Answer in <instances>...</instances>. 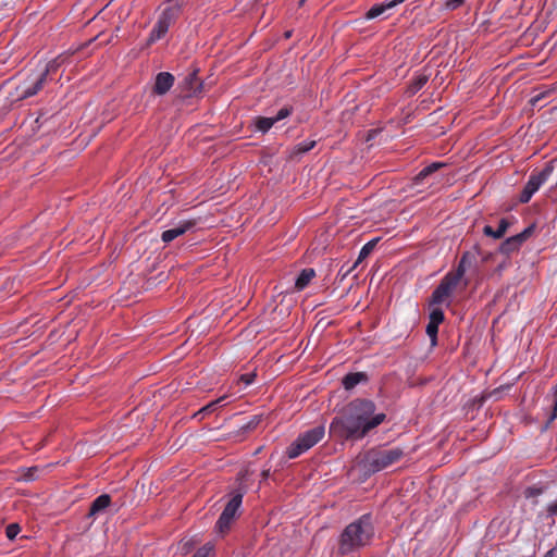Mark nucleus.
<instances>
[{"mask_svg": "<svg viewBox=\"0 0 557 557\" xmlns=\"http://www.w3.org/2000/svg\"><path fill=\"white\" fill-rule=\"evenodd\" d=\"M385 420V413L375 412L371 400L355 399L332 420L330 434L339 440H362Z\"/></svg>", "mask_w": 557, "mask_h": 557, "instance_id": "f257e3e1", "label": "nucleus"}, {"mask_svg": "<svg viewBox=\"0 0 557 557\" xmlns=\"http://www.w3.org/2000/svg\"><path fill=\"white\" fill-rule=\"evenodd\" d=\"M374 536V528L370 515H363L349 523L339 537V553L350 554L367 546Z\"/></svg>", "mask_w": 557, "mask_h": 557, "instance_id": "f03ea898", "label": "nucleus"}, {"mask_svg": "<svg viewBox=\"0 0 557 557\" xmlns=\"http://www.w3.org/2000/svg\"><path fill=\"white\" fill-rule=\"evenodd\" d=\"M403 456L404 451L398 447L370 450L363 459L364 468L369 472L375 473L396 463Z\"/></svg>", "mask_w": 557, "mask_h": 557, "instance_id": "7ed1b4c3", "label": "nucleus"}, {"mask_svg": "<svg viewBox=\"0 0 557 557\" xmlns=\"http://www.w3.org/2000/svg\"><path fill=\"white\" fill-rule=\"evenodd\" d=\"M324 434L325 429L323 425L314 426L301 433L287 448L288 458L294 459L306 453L318 444L323 438Z\"/></svg>", "mask_w": 557, "mask_h": 557, "instance_id": "20e7f679", "label": "nucleus"}, {"mask_svg": "<svg viewBox=\"0 0 557 557\" xmlns=\"http://www.w3.org/2000/svg\"><path fill=\"white\" fill-rule=\"evenodd\" d=\"M181 11V5L177 1H170L163 9L159 18L153 26L148 37V44H153L160 40L169 30L171 24L176 20Z\"/></svg>", "mask_w": 557, "mask_h": 557, "instance_id": "39448f33", "label": "nucleus"}, {"mask_svg": "<svg viewBox=\"0 0 557 557\" xmlns=\"http://www.w3.org/2000/svg\"><path fill=\"white\" fill-rule=\"evenodd\" d=\"M553 162L548 163L541 172L532 174L529 177L523 190L520 195V201L527 203L532 196L540 189V187L548 180L554 171Z\"/></svg>", "mask_w": 557, "mask_h": 557, "instance_id": "423d86ee", "label": "nucleus"}, {"mask_svg": "<svg viewBox=\"0 0 557 557\" xmlns=\"http://www.w3.org/2000/svg\"><path fill=\"white\" fill-rule=\"evenodd\" d=\"M46 82V74L41 73L27 77L17 87L20 99H26L37 95L44 88Z\"/></svg>", "mask_w": 557, "mask_h": 557, "instance_id": "0eeeda50", "label": "nucleus"}, {"mask_svg": "<svg viewBox=\"0 0 557 557\" xmlns=\"http://www.w3.org/2000/svg\"><path fill=\"white\" fill-rule=\"evenodd\" d=\"M243 500L242 494L234 495L231 500L226 504L224 510L222 511L216 527L220 532H224L230 528L232 520L235 518L236 512L238 511Z\"/></svg>", "mask_w": 557, "mask_h": 557, "instance_id": "6e6552de", "label": "nucleus"}, {"mask_svg": "<svg viewBox=\"0 0 557 557\" xmlns=\"http://www.w3.org/2000/svg\"><path fill=\"white\" fill-rule=\"evenodd\" d=\"M459 283L453 277L446 274L441 281L440 285L435 288L432 294V305H442L448 302V298L455 290Z\"/></svg>", "mask_w": 557, "mask_h": 557, "instance_id": "1a4fd4ad", "label": "nucleus"}, {"mask_svg": "<svg viewBox=\"0 0 557 557\" xmlns=\"http://www.w3.org/2000/svg\"><path fill=\"white\" fill-rule=\"evenodd\" d=\"M292 113V109L288 108V107H284L282 109L278 110V112L276 113L275 116H271V117H263V116H259V117H256L255 119V127L257 131L261 132V133H267L268 131H270V128L277 122L288 117Z\"/></svg>", "mask_w": 557, "mask_h": 557, "instance_id": "9d476101", "label": "nucleus"}, {"mask_svg": "<svg viewBox=\"0 0 557 557\" xmlns=\"http://www.w3.org/2000/svg\"><path fill=\"white\" fill-rule=\"evenodd\" d=\"M405 0H391L388 2H383L379 4H374L364 15L366 20H373L376 17H388L387 12L397 5L401 4Z\"/></svg>", "mask_w": 557, "mask_h": 557, "instance_id": "9b49d317", "label": "nucleus"}, {"mask_svg": "<svg viewBox=\"0 0 557 557\" xmlns=\"http://www.w3.org/2000/svg\"><path fill=\"white\" fill-rule=\"evenodd\" d=\"M174 76L169 72H160L156 76L153 92L157 95H165L174 84Z\"/></svg>", "mask_w": 557, "mask_h": 557, "instance_id": "f8f14e48", "label": "nucleus"}, {"mask_svg": "<svg viewBox=\"0 0 557 557\" xmlns=\"http://www.w3.org/2000/svg\"><path fill=\"white\" fill-rule=\"evenodd\" d=\"M194 226V223L191 221H182L174 227L166 230L162 233V240L164 243H170L176 237L185 234L188 230H190Z\"/></svg>", "mask_w": 557, "mask_h": 557, "instance_id": "ddd939ff", "label": "nucleus"}, {"mask_svg": "<svg viewBox=\"0 0 557 557\" xmlns=\"http://www.w3.org/2000/svg\"><path fill=\"white\" fill-rule=\"evenodd\" d=\"M111 498L107 494L98 496L91 504L89 509V516H97L109 507Z\"/></svg>", "mask_w": 557, "mask_h": 557, "instance_id": "4468645a", "label": "nucleus"}, {"mask_svg": "<svg viewBox=\"0 0 557 557\" xmlns=\"http://www.w3.org/2000/svg\"><path fill=\"white\" fill-rule=\"evenodd\" d=\"M471 265V257L470 255L467 252L465 253L460 261H459V264L457 267V270L455 272H448L447 274L449 276H453L458 283L461 281L462 276L465 275L467 269Z\"/></svg>", "mask_w": 557, "mask_h": 557, "instance_id": "2eb2a0df", "label": "nucleus"}, {"mask_svg": "<svg viewBox=\"0 0 557 557\" xmlns=\"http://www.w3.org/2000/svg\"><path fill=\"white\" fill-rule=\"evenodd\" d=\"M508 227H509V222L506 219H502L499 221L497 230H494L492 226L486 225L483 228V233L486 236H491L493 238L498 239V238H502L505 235V233L508 230Z\"/></svg>", "mask_w": 557, "mask_h": 557, "instance_id": "dca6fc26", "label": "nucleus"}, {"mask_svg": "<svg viewBox=\"0 0 557 557\" xmlns=\"http://www.w3.org/2000/svg\"><path fill=\"white\" fill-rule=\"evenodd\" d=\"M315 144L317 141L313 139H307L297 144L290 150L289 158L295 159L302 156L304 153L310 151L315 146Z\"/></svg>", "mask_w": 557, "mask_h": 557, "instance_id": "f3484780", "label": "nucleus"}, {"mask_svg": "<svg viewBox=\"0 0 557 557\" xmlns=\"http://www.w3.org/2000/svg\"><path fill=\"white\" fill-rule=\"evenodd\" d=\"M314 276L315 272L313 269H304L295 281V288L297 290L305 289Z\"/></svg>", "mask_w": 557, "mask_h": 557, "instance_id": "a211bd4d", "label": "nucleus"}, {"mask_svg": "<svg viewBox=\"0 0 557 557\" xmlns=\"http://www.w3.org/2000/svg\"><path fill=\"white\" fill-rule=\"evenodd\" d=\"M366 379L367 376L362 372L349 373L343 379V385L346 389H352Z\"/></svg>", "mask_w": 557, "mask_h": 557, "instance_id": "6ab92c4d", "label": "nucleus"}, {"mask_svg": "<svg viewBox=\"0 0 557 557\" xmlns=\"http://www.w3.org/2000/svg\"><path fill=\"white\" fill-rule=\"evenodd\" d=\"M445 164L442 163V162H434L428 166H425L424 169H422L419 174L416 176V182L417 183H420L422 182L425 177H428L429 175H431L432 173H434L435 171H437L438 169L443 168Z\"/></svg>", "mask_w": 557, "mask_h": 557, "instance_id": "aec40b11", "label": "nucleus"}, {"mask_svg": "<svg viewBox=\"0 0 557 557\" xmlns=\"http://www.w3.org/2000/svg\"><path fill=\"white\" fill-rule=\"evenodd\" d=\"M522 244L519 243V240L516 238V236H511L507 238L502 245H500V251L503 253L509 255L516 250L519 249V247Z\"/></svg>", "mask_w": 557, "mask_h": 557, "instance_id": "412c9836", "label": "nucleus"}, {"mask_svg": "<svg viewBox=\"0 0 557 557\" xmlns=\"http://www.w3.org/2000/svg\"><path fill=\"white\" fill-rule=\"evenodd\" d=\"M377 238H374L370 242H368L361 249H360V252H359V256H358V259L357 261L355 262V267L361 262L363 259H366L374 249V247L376 246L377 244Z\"/></svg>", "mask_w": 557, "mask_h": 557, "instance_id": "4be33fe9", "label": "nucleus"}, {"mask_svg": "<svg viewBox=\"0 0 557 557\" xmlns=\"http://www.w3.org/2000/svg\"><path fill=\"white\" fill-rule=\"evenodd\" d=\"M64 60L65 57L63 55L57 57L55 59L48 62L45 70L40 73L46 74L47 77L50 73H54L63 64Z\"/></svg>", "mask_w": 557, "mask_h": 557, "instance_id": "5701e85b", "label": "nucleus"}, {"mask_svg": "<svg viewBox=\"0 0 557 557\" xmlns=\"http://www.w3.org/2000/svg\"><path fill=\"white\" fill-rule=\"evenodd\" d=\"M186 84L189 85L188 96H193V95H195L198 91V89L200 88L201 84L197 81L196 72L190 73L186 77Z\"/></svg>", "mask_w": 557, "mask_h": 557, "instance_id": "b1692460", "label": "nucleus"}, {"mask_svg": "<svg viewBox=\"0 0 557 557\" xmlns=\"http://www.w3.org/2000/svg\"><path fill=\"white\" fill-rule=\"evenodd\" d=\"M437 332H438V324L432 323L429 321L426 325V334L431 339V344L434 346L436 345V338H437Z\"/></svg>", "mask_w": 557, "mask_h": 557, "instance_id": "393cba45", "label": "nucleus"}, {"mask_svg": "<svg viewBox=\"0 0 557 557\" xmlns=\"http://www.w3.org/2000/svg\"><path fill=\"white\" fill-rule=\"evenodd\" d=\"M224 399H225V397L223 396V397H220V398H219V399H216V400H213V401L209 403L207 406H205L203 408H201V409L196 413V416H201V417H202L203 414H206V413H208V412H211V411L215 410L216 406H218L219 404H221Z\"/></svg>", "mask_w": 557, "mask_h": 557, "instance_id": "a878e982", "label": "nucleus"}, {"mask_svg": "<svg viewBox=\"0 0 557 557\" xmlns=\"http://www.w3.org/2000/svg\"><path fill=\"white\" fill-rule=\"evenodd\" d=\"M430 322L441 324L444 320V312L440 308H433L430 312Z\"/></svg>", "mask_w": 557, "mask_h": 557, "instance_id": "bb28decb", "label": "nucleus"}, {"mask_svg": "<svg viewBox=\"0 0 557 557\" xmlns=\"http://www.w3.org/2000/svg\"><path fill=\"white\" fill-rule=\"evenodd\" d=\"M213 544L207 543L202 547L198 548L197 552L191 557H209L213 552Z\"/></svg>", "mask_w": 557, "mask_h": 557, "instance_id": "cd10ccee", "label": "nucleus"}, {"mask_svg": "<svg viewBox=\"0 0 557 557\" xmlns=\"http://www.w3.org/2000/svg\"><path fill=\"white\" fill-rule=\"evenodd\" d=\"M196 544V541L193 539H184L180 543V550L183 555H186L190 552L193 546Z\"/></svg>", "mask_w": 557, "mask_h": 557, "instance_id": "c85d7f7f", "label": "nucleus"}, {"mask_svg": "<svg viewBox=\"0 0 557 557\" xmlns=\"http://www.w3.org/2000/svg\"><path fill=\"white\" fill-rule=\"evenodd\" d=\"M261 421V416H255L252 417L246 424L242 426V430L244 432H248L253 430Z\"/></svg>", "mask_w": 557, "mask_h": 557, "instance_id": "c756f323", "label": "nucleus"}, {"mask_svg": "<svg viewBox=\"0 0 557 557\" xmlns=\"http://www.w3.org/2000/svg\"><path fill=\"white\" fill-rule=\"evenodd\" d=\"M20 532V525L16 523H11L7 527L5 534L10 540H13L16 537V535Z\"/></svg>", "mask_w": 557, "mask_h": 557, "instance_id": "7c9ffc66", "label": "nucleus"}, {"mask_svg": "<svg viewBox=\"0 0 557 557\" xmlns=\"http://www.w3.org/2000/svg\"><path fill=\"white\" fill-rule=\"evenodd\" d=\"M426 83V77L425 76H419L416 78V81L413 82V84L410 86V91L411 92H417L418 90H420L424 84Z\"/></svg>", "mask_w": 557, "mask_h": 557, "instance_id": "2f4dec72", "label": "nucleus"}, {"mask_svg": "<svg viewBox=\"0 0 557 557\" xmlns=\"http://www.w3.org/2000/svg\"><path fill=\"white\" fill-rule=\"evenodd\" d=\"M466 0H446L444 3V8L449 11H454L461 7Z\"/></svg>", "mask_w": 557, "mask_h": 557, "instance_id": "473e14b6", "label": "nucleus"}, {"mask_svg": "<svg viewBox=\"0 0 557 557\" xmlns=\"http://www.w3.org/2000/svg\"><path fill=\"white\" fill-rule=\"evenodd\" d=\"M532 232H533V226H529L524 231H522L521 233H519L515 236L519 240V243L522 244L524 240H527L530 237Z\"/></svg>", "mask_w": 557, "mask_h": 557, "instance_id": "72a5a7b5", "label": "nucleus"}, {"mask_svg": "<svg viewBox=\"0 0 557 557\" xmlns=\"http://www.w3.org/2000/svg\"><path fill=\"white\" fill-rule=\"evenodd\" d=\"M255 376H256V374H255V373H247V374H243V375L240 376V381H242L246 386H248V385H250V384L253 382Z\"/></svg>", "mask_w": 557, "mask_h": 557, "instance_id": "f704fd0d", "label": "nucleus"}, {"mask_svg": "<svg viewBox=\"0 0 557 557\" xmlns=\"http://www.w3.org/2000/svg\"><path fill=\"white\" fill-rule=\"evenodd\" d=\"M550 90H545V91H541L539 92L537 95H535L532 99H531V102L532 104H536L537 102H540L542 99H544L548 94H549Z\"/></svg>", "mask_w": 557, "mask_h": 557, "instance_id": "c9c22d12", "label": "nucleus"}, {"mask_svg": "<svg viewBox=\"0 0 557 557\" xmlns=\"http://www.w3.org/2000/svg\"><path fill=\"white\" fill-rule=\"evenodd\" d=\"M36 471H37V468H29V469H27V470H26V473L24 474V479H25L26 481H33V480H35V478H36V476H35Z\"/></svg>", "mask_w": 557, "mask_h": 557, "instance_id": "e433bc0d", "label": "nucleus"}, {"mask_svg": "<svg viewBox=\"0 0 557 557\" xmlns=\"http://www.w3.org/2000/svg\"><path fill=\"white\" fill-rule=\"evenodd\" d=\"M556 418H557V395H556V398H555L554 410H553V413H552V416L549 418V422L554 421Z\"/></svg>", "mask_w": 557, "mask_h": 557, "instance_id": "4c0bfd02", "label": "nucleus"}, {"mask_svg": "<svg viewBox=\"0 0 557 557\" xmlns=\"http://www.w3.org/2000/svg\"><path fill=\"white\" fill-rule=\"evenodd\" d=\"M548 511L550 515H557V504H553L548 507Z\"/></svg>", "mask_w": 557, "mask_h": 557, "instance_id": "58836bf2", "label": "nucleus"}, {"mask_svg": "<svg viewBox=\"0 0 557 557\" xmlns=\"http://www.w3.org/2000/svg\"><path fill=\"white\" fill-rule=\"evenodd\" d=\"M555 555H556V550H555V548H552V549H549V550L544 555V557H555Z\"/></svg>", "mask_w": 557, "mask_h": 557, "instance_id": "ea45409f", "label": "nucleus"}, {"mask_svg": "<svg viewBox=\"0 0 557 557\" xmlns=\"http://www.w3.org/2000/svg\"><path fill=\"white\" fill-rule=\"evenodd\" d=\"M261 475H262L263 480H267L269 478V475H270V470L262 471Z\"/></svg>", "mask_w": 557, "mask_h": 557, "instance_id": "a19ab883", "label": "nucleus"}, {"mask_svg": "<svg viewBox=\"0 0 557 557\" xmlns=\"http://www.w3.org/2000/svg\"><path fill=\"white\" fill-rule=\"evenodd\" d=\"M306 2V0H299V5H302Z\"/></svg>", "mask_w": 557, "mask_h": 557, "instance_id": "79ce46f5", "label": "nucleus"}, {"mask_svg": "<svg viewBox=\"0 0 557 557\" xmlns=\"http://www.w3.org/2000/svg\"><path fill=\"white\" fill-rule=\"evenodd\" d=\"M527 495H528V496L532 495L531 490H529V491H528V494H527Z\"/></svg>", "mask_w": 557, "mask_h": 557, "instance_id": "37998d69", "label": "nucleus"}]
</instances>
